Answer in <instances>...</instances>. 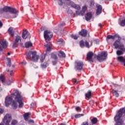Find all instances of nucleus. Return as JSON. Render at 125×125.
<instances>
[{"instance_id": "nucleus-35", "label": "nucleus", "mask_w": 125, "mask_h": 125, "mask_svg": "<svg viewBox=\"0 0 125 125\" xmlns=\"http://www.w3.org/2000/svg\"><path fill=\"white\" fill-rule=\"evenodd\" d=\"M120 26H122V27H124V26H125V20L122 21L120 23H119Z\"/></svg>"}, {"instance_id": "nucleus-1", "label": "nucleus", "mask_w": 125, "mask_h": 125, "mask_svg": "<svg viewBox=\"0 0 125 125\" xmlns=\"http://www.w3.org/2000/svg\"><path fill=\"white\" fill-rule=\"evenodd\" d=\"M13 99H14L16 102L19 103V107L20 108L23 107V102H22V100H23V99L22 98V97H21L19 91L17 90L16 91V92L12 94L11 97H6L5 104L6 107L11 104V102H12V100H13Z\"/></svg>"}, {"instance_id": "nucleus-56", "label": "nucleus", "mask_w": 125, "mask_h": 125, "mask_svg": "<svg viewBox=\"0 0 125 125\" xmlns=\"http://www.w3.org/2000/svg\"><path fill=\"white\" fill-rule=\"evenodd\" d=\"M57 62H53V64L55 65Z\"/></svg>"}, {"instance_id": "nucleus-38", "label": "nucleus", "mask_w": 125, "mask_h": 125, "mask_svg": "<svg viewBox=\"0 0 125 125\" xmlns=\"http://www.w3.org/2000/svg\"><path fill=\"white\" fill-rule=\"evenodd\" d=\"M71 37L72 39H74V40H78V36H77V35H71Z\"/></svg>"}, {"instance_id": "nucleus-27", "label": "nucleus", "mask_w": 125, "mask_h": 125, "mask_svg": "<svg viewBox=\"0 0 125 125\" xmlns=\"http://www.w3.org/2000/svg\"><path fill=\"white\" fill-rule=\"evenodd\" d=\"M10 9V7L8 6H6L3 8V10L4 12H9Z\"/></svg>"}, {"instance_id": "nucleus-30", "label": "nucleus", "mask_w": 125, "mask_h": 125, "mask_svg": "<svg viewBox=\"0 0 125 125\" xmlns=\"http://www.w3.org/2000/svg\"><path fill=\"white\" fill-rule=\"evenodd\" d=\"M30 114L29 113H26L24 114V118L25 121H28V119H29V115Z\"/></svg>"}, {"instance_id": "nucleus-32", "label": "nucleus", "mask_w": 125, "mask_h": 125, "mask_svg": "<svg viewBox=\"0 0 125 125\" xmlns=\"http://www.w3.org/2000/svg\"><path fill=\"white\" fill-rule=\"evenodd\" d=\"M11 125H18V121L16 120H13L11 121Z\"/></svg>"}, {"instance_id": "nucleus-7", "label": "nucleus", "mask_w": 125, "mask_h": 125, "mask_svg": "<svg viewBox=\"0 0 125 125\" xmlns=\"http://www.w3.org/2000/svg\"><path fill=\"white\" fill-rule=\"evenodd\" d=\"M83 66V63L80 61L76 62L75 63V69L76 70H82Z\"/></svg>"}, {"instance_id": "nucleus-16", "label": "nucleus", "mask_w": 125, "mask_h": 125, "mask_svg": "<svg viewBox=\"0 0 125 125\" xmlns=\"http://www.w3.org/2000/svg\"><path fill=\"white\" fill-rule=\"evenodd\" d=\"M8 33L11 37H14V30H13V28L11 27H10L8 30Z\"/></svg>"}, {"instance_id": "nucleus-18", "label": "nucleus", "mask_w": 125, "mask_h": 125, "mask_svg": "<svg viewBox=\"0 0 125 125\" xmlns=\"http://www.w3.org/2000/svg\"><path fill=\"white\" fill-rule=\"evenodd\" d=\"M102 12V6L101 5H99L97 6V9L96 10V15H99Z\"/></svg>"}, {"instance_id": "nucleus-47", "label": "nucleus", "mask_w": 125, "mask_h": 125, "mask_svg": "<svg viewBox=\"0 0 125 125\" xmlns=\"http://www.w3.org/2000/svg\"><path fill=\"white\" fill-rule=\"evenodd\" d=\"M31 107H35L36 106V103H32L31 104Z\"/></svg>"}, {"instance_id": "nucleus-48", "label": "nucleus", "mask_w": 125, "mask_h": 125, "mask_svg": "<svg viewBox=\"0 0 125 125\" xmlns=\"http://www.w3.org/2000/svg\"><path fill=\"white\" fill-rule=\"evenodd\" d=\"M21 65H26L27 64V62H22L20 63Z\"/></svg>"}, {"instance_id": "nucleus-51", "label": "nucleus", "mask_w": 125, "mask_h": 125, "mask_svg": "<svg viewBox=\"0 0 125 125\" xmlns=\"http://www.w3.org/2000/svg\"><path fill=\"white\" fill-rule=\"evenodd\" d=\"M73 83H78V82H77V80H73Z\"/></svg>"}, {"instance_id": "nucleus-49", "label": "nucleus", "mask_w": 125, "mask_h": 125, "mask_svg": "<svg viewBox=\"0 0 125 125\" xmlns=\"http://www.w3.org/2000/svg\"><path fill=\"white\" fill-rule=\"evenodd\" d=\"M4 11H3V9H0V14L1 13H3Z\"/></svg>"}, {"instance_id": "nucleus-20", "label": "nucleus", "mask_w": 125, "mask_h": 125, "mask_svg": "<svg viewBox=\"0 0 125 125\" xmlns=\"http://www.w3.org/2000/svg\"><path fill=\"white\" fill-rule=\"evenodd\" d=\"M118 36H119V35H108L107 36V38H106V40L107 41H108V40H110L111 39V40H115L116 39V38H118Z\"/></svg>"}, {"instance_id": "nucleus-6", "label": "nucleus", "mask_w": 125, "mask_h": 125, "mask_svg": "<svg viewBox=\"0 0 125 125\" xmlns=\"http://www.w3.org/2000/svg\"><path fill=\"white\" fill-rule=\"evenodd\" d=\"M52 37H53V34L51 33V32L48 30L44 31V38L46 41H50Z\"/></svg>"}, {"instance_id": "nucleus-24", "label": "nucleus", "mask_w": 125, "mask_h": 125, "mask_svg": "<svg viewBox=\"0 0 125 125\" xmlns=\"http://www.w3.org/2000/svg\"><path fill=\"white\" fill-rule=\"evenodd\" d=\"M85 97L87 98H90L92 95V93H91V91H88L86 94H85Z\"/></svg>"}, {"instance_id": "nucleus-50", "label": "nucleus", "mask_w": 125, "mask_h": 125, "mask_svg": "<svg viewBox=\"0 0 125 125\" xmlns=\"http://www.w3.org/2000/svg\"><path fill=\"white\" fill-rule=\"evenodd\" d=\"M3 113V109L0 108V114H2Z\"/></svg>"}, {"instance_id": "nucleus-21", "label": "nucleus", "mask_w": 125, "mask_h": 125, "mask_svg": "<svg viewBox=\"0 0 125 125\" xmlns=\"http://www.w3.org/2000/svg\"><path fill=\"white\" fill-rule=\"evenodd\" d=\"M59 57H66V54L64 53V52L60 51L59 53L58 54Z\"/></svg>"}, {"instance_id": "nucleus-60", "label": "nucleus", "mask_w": 125, "mask_h": 125, "mask_svg": "<svg viewBox=\"0 0 125 125\" xmlns=\"http://www.w3.org/2000/svg\"><path fill=\"white\" fill-rule=\"evenodd\" d=\"M16 17V15H15L14 17H12V18H15Z\"/></svg>"}, {"instance_id": "nucleus-52", "label": "nucleus", "mask_w": 125, "mask_h": 125, "mask_svg": "<svg viewBox=\"0 0 125 125\" xmlns=\"http://www.w3.org/2000/svg\"><path fill=\"white\" fill-rule=\"evenodd\" d=\"M10 76H13V71H10Z\"/></svg>"}, {"instance_id": "nucleus-3", "label": "nucleus", "mask_w": 125, "mask_h": 125, "mask_svg": "<svg viewBox=\"0 0 125 125\" xmlns=\"http://www.w3.org/2000/svg\"><path fill=\"white\" fill-rule=\"evenodd\" d=\"M118 40L116 41L113 43L114 46H115V48H119V49H121L122 51H125V45L121 43V37L120 36H117Z\"/></svg>"}, {"instance_id": "nucleus-44", "label": "nucleus", "mask_w": 125, "mask_h": 125, "mask_svg": "<svg viewBox=\"0 0 125 125\" xmlns=\"http://www.w3.org/2000/svg\"><path fill=\"white\" fill-rule=\"evenodd\" d=\"M41 67H42V68H46V67H47V64H42Z\"/></svg>"}, {"instance_id": "nucleus-12", "label": "nucleus", "mask_w": 125, "mask_h": 125, "mask_svg": "<svg viewBox=\"0 0 125 125\" xmlns=\"http://www.w3.org/2000/svg\"><path fill=\"white\" fill-rule=\"evenodd\" d=\"M70 5H71V7H73L77 10H81V6H80V5L75 4L73 1H71L70 2Z\"/></svg>"}, {"instance_id": "nucleus-25", "label": "nucleus", "mask_w": 125, "mask_h": 125, "mask_svg": "<svg viewBox=\"0 0 125 125\" xmlns=\"http://www.w3.org/2000/svg\"><path fill=\"white\" fill-rule=\"evenodd\" d=\"M9 12L13 13V14H16L17 13V10L15 8L10 7Z\"/></svg>"}, {"instance_id": "nucleus-9", "label": "nucleus", "mask_w": 125, "mask_h": 125, "mask_svg": "<svg viewBox=\"0 0 125 125\" xmlns=\"http://www.w3.org/2000/svg\"><path fill=\"white\" fill-rule=\"evenodd\" d=\"M80 44L81 47H83V46H84V45H85V46H86V47L89 48V47H90V46H91V45H92V42H91V44L89 45L88 44V42H87V41H85V44H84V42H83V41H81L80 42Z\"/></svg>"}, {"instance_id": "nucleus-31", "label": "nucleus", "mask_w": 125, "mask_h": 125, "mask_svg": "<svg viewBox=\"0 0 125 125\" xmlns=\"http://www.w3.org/2000/svg\"><path fill=\"white\" fill-rule=\"evenodd\" d=\"M98 121L97 118H94L91 120V122L93 125H95L97 123Z\"/></svg>"}, {"instance_id": "nucleus-45", "label": "nucleus", "mask_w": 125, "mask_h": 125, "mask_svg": "<svg viewBox=\"0 0 125 125\" xmlns=\"http://www.w3.org/2000/svg\"><path fill=\"white\" fill-rule=\"evenodd\" d=\"M59 0V5H62L63 4V2H62V0Z\"/></svg>"}, {"instance_id": "nucleus-55", "label": "nucleus", "mask_w": 125, "mask_h": 125, "mask_svg": "<svg viewBox=\"0 0 125 125\" xmlns=\"http://www.w3.org/2000/svg\"><path fill=\"white\" fill-rule=\"evenodd\" d=\"M2 27V22L1 21H0V27Z\"/></svg>"}, {"instance_id": "nucleus-61", "label": "nucleus", "mask_w": 125, "mask_h": 125, "mask_svg": "<svg viewBox=\"0 0 125 125\" xmlns=\"http://www.w3.org/2000/svg\"><path fill=\"white\" fill-rule=\"evenodd\" d=\"M20 45H21V46H23V44L21 43V44H20Z\"/></svg>"}, {"instance_id": "nucleus-11", "label": "nucleus", "mask_w": 125, "mask_h": 125, "mask_svg": "<svg viewBox=\"0 0 125 125\" xmlns=\"http://www.w3.org/2000/svg\"><path fill=\"white\" fill-rule=\"evenodd\" d=\"M93 53L92 52H89L87 54V59L89 62H93Z\"/></svg>"}, {"instance_id": "nucleus-57", "label": "nucleus", "mask_w": 125, "mask_h": 125, "mask_svg": "<svg viewBox=\"0 0 125 125\" xmlns=\"http://www.w3.org/2000/svg\"><path fill=\"white\" fill-rule=\"evenodd\" d=\"M2 50V47H1V46H0V51H1Z\"/></svg>"}, {"instance_id": "nucleus-43", "label": "nucleus", "mask_w": 125, "mask_h": 125, "mask_svg": "<svg viewBox=\"0 0 125 125\" xmlns=\"http://www.w3.org/2000/svg\"><path fill=\"white\" fill-rule=\"evenodd\" d=\"M76 111H82V109H81V107L79 106H77L76 107Z\"/></svg>"}, {"instance_id": "nucleus-29", "label": "nucleus", "mask_w": 125, "mask_h": 125, "mask_svg": "<svg viewBox=\"0 0 125 125\" xmlns=\"http://www.w3.org/2000/svg\"><path fill=\"white\" fill-rule=\"evenodd\" d=\"M0 81L2 83H3L4 81H5V77H4V75H2V74L0 75Z\"/></svg>"}, {"instance_id": "nucleus-10", "label": "nucleus", "mask_w": 125, "mask_h": 125, "mask_svg": "<svg viewBox=\"0 0 125 125\" xmlns=\"http://www.w3.org/2000/svg\"><path fill=\"white\" fill-rule=\"evenodd\" d=\"M0 44L2 46L3 48H6L8 46V43L6 42V40L1 39L0 41Z\"/></svg>"}, {"instance_id": "nucleus-4", "label": "nucleus", "mask_w": 125, "mask_h": 125, "mask_svg": "<svg viewBox=\"0 0 125 125\" xmlns=\"http://www.w3.org/2000/svg\"><path fill=\"white\" fill-rule=\"evenodd\" d=\"M31 55H32V61H33V62H38V60H39L40 57L39 56V55H37V52L34 51L29 52L28 54L27 55V57L28 59H30L31 58Z\"/></svg>"}, {"instance_id": "nucleus-42", "label": "nucleus", "mask_w": 125, "mask_h": 125, "mask_svg": "<svg viewBox=\"0 0 125 125\" xmlns=\"http://www.w3.org/2000/svg\"><path fill=\"white\" fill-rule=\"evenodd\" d=\"M95 43H96V44H98L99 43V40L96 39L94 40Z\"/></svg>"}, {"instance_id": "nucleus-5", "label": "nucleus", "mask_w": 125, "mask_h": 125, "mask_svg": "<svg viewBox=\"0 0 125 125\" xmlns=\"http://www.w3.org/2000/svg\"><path fill=\"white\" fill-rule=\"evenodd\" d=\"M107 56L108 54L106 52H102L100 54H98L97 57V60H98L99 62H102L107 59Z\"/></svg>"}, {"instance_id": "nucleus-53", "label": "nucleus", "mask_w": 125, "mask_h": 125, "mask_svg": "<svg viewBox=\"0 0 125 125\" xmlns=\"http://www.w3.org/2000/svg\"><path fill=\"white\" fill-rule=\"evenodd\" d=\"M113 85H114V86H115V87H117V86H120V85H118V84H115V83L113 84Z\"/></svg>"}, {"instance_id": "nucleus-23", "label": "nucleus", "mask_w": 125, "mask_h": 125, "mask_svg": "<svg viewBox=\"0 0 125 125\" xmlns=\"http://www.w3.org/2000/svg\"><path fill=\"white\" fill-rule=\"evenodd\" d=\"M112 92L114 96H116V97H119V95L118 93V91L116 90L112 89Z\"/></svg>"}, {"instance_id": "nucleus-22", "label": "nucleus", "mask_w": 125, "mask_h": 125, "mask_svg": "<svg viewBox=\"0 0 125 125\" xmlns=\"http://www.w3.org/2000/svg\"><path fill=\"white\" fill-rule=\"evenodd\" d=\"M25 47L28 48V47H31V46H33V43L31 42H27L25 43Z\"/></svg>"}, {"instance_id": "nucleus-14", "label": "nucleus", "mask_w": 125, "mask_h": 125, "mask_svg": "<svg viewBox=\"0 0 125 125\" xmlns=\"http://www.w3.org/2000/svg\"><path fill=\"white\" fill-rule=\"evenodd\" d=\"M20 42H21V37L20 36H17L15 40V44L13 45V46L15 47L16 45L18 44Z\"/></svg>"}, {"instance_id": "nucleus-2", "label": "nucleus", "mask_w": 125, "mask_h": 125, "mask_svg": "<svg viewBox=\"0 0 125 125\" xmlns=\"http://www.w3.org/2000/svg\"><path fill=\"white\" fill-rule=\"evenodd\" d=\"M123 115H125V108H121L120 111H118L116 116L114 117L115 121L116 122V125H123V121L121 120V117Z\"/></svg>"}, {"instance_id": "nucleus-59", "label": "nucleus", "mask_w": 125, "mask_h": 125, "mask_svg": "<svg viewBox=\"0 0 125 125\" xmlns=\"http://www.w3.org/2000/svg\"><path fill=\"white\" fill-rule=\"evenodd\" d=\"M98 26H99V27H101V26H102V24H101V23H99V24H98Z\"/></svg>"}, {"instance_id": "nucleus-26", "label": "nucleus", "mask_w": 125, "mask_h": 125, "mask_svg": "<svg viewBox=\"0 0 125 125\" xmlns=\"http://www.w3.org/2000/svg\"><path fill=\"white\" fill-rule=\"evenodd\" d=\"M17 103L15 101H13L12 103V106L13 109H16L17 108Z\"/></svg>"}, {"instance_id": "nucleus-41", "label": "nucleus", "mask_w": 125, "mask_h": 125, "mask_svg": "<svg viewBox=\"0 0 125 125\" xmlns=\"http://www.w3.org/2000/svg\"><path fill=\"white\" fill-rule=\"evenodd\" d=\"M82 125H88V122L85 121L82 123Z\"/></svg>"}, {"instance_id": "nucleus-37", "label": "nucleus", "mask_w": 125, "mask_h": 125, "mask_svg": "<svg viewBox=\"0 0 125 125\" xmlns=\"http://www.w3.org/2000/svg\"><path fill=\"white\" fill-rule=\"evenodd\" d=\"M51 57L52 58H54V59H57V56L54 53H52Z\"/></svg>"}, {"instance_id": "nucleus-13", "label": "nucleus", "mask_w": 125, "mask_h": 125, "mask_svg": "<svg viewBox=\"0 0 125 125\" xmlns=\"http://www.w3.org/2000/svg\"><path fill=\"white\" fill-rule=\"evenodd\" d=\"M44 46H45V47H46V52H47V51H50V50H51V43H50V42H46L44 43Z\"/></svg>"}, {"instance_id": "nucleus-33", "label": "nucleus", "mask_w": 125, "mask_h": 125, "mask_svg": "<svg viewBox=\"0 0 125 125\" xmlns=\"http://www.w3.org/2000/svg\"><path fill=\"white\" fill-rule=\"evenodd\" d=\"M7 60L8 62L7 65V66H9V67H10V66H11V60H10V58H7Z\"/></svg>"}, {"instance_id": "nucleus-64", "label": "nucleus", "mask_w": 125, "mask_h": 125, "mask_svg": "<svg viewBox=\"0 0 125 125\" xmlns=\"http://www.w3.org/2000/svg\"><path fill=\"white\" fill-rule=\"evenodd\" d=\"M62 25H65V23L63 22V23H62Z\"/></svg>"}, {"instance_id": "nucleus-8", "label": "nucleus", "mask_w": 125, "mask_h": 125, "mask_svg": "<svg viewBox=\"0 0 125 125\" xmlns=\"http://www.w3.org/2000/svg\"><path fill=\"white\" fill-rule=\"evenodd\" d=\"M22 39H30L31 38V36L30 35V33L27 31V30H25L23 31L22 34Z\"/></svg>"}, {"instance_id": "nucleus-36", "label": "nucleus", "mask_w": 125, "mask_h": 125, "mask_svg": "<svg viewBox=\"0 0 125 125\" xmlns=\"http://www.w3.org/2000/svg\"><path fill=\"white\" fill-rule=\"evenodd\" d=\"M86 9H87L86 6H84L82 8V12H83V13H84V11H85Z\"/></svg>"}, {"instance_id": "nucleus-15", "label": "nucleus", "mask_w": 125, "mask_h": 125, "mask_svg": "<svg viewBox=\"0 0 125 125\" xmlns=\"http://www.w3.org/2000/svg\"><path fill=\"white\" fill-rule=\"evenodd\" d=\"M79 34L80 36H82V37H86L87 35V31L85 29H83L79 32Z\"/></svg>"}, {"instance_id": "nucleus-34", "label": "nucleus", "mask_w": 125, "mask_h": 125, "mask_svg": "<svg viewBox=\"0 0 125 125\" xmlns=\"http://www.w3.org/2000/svg\"><path fill=\"white\" fill-rule=\"evenodd\" d=\"M83 114H76L75 115V118H76V119H78V118H81V117H83Z\"/></svg>"}, {"instance_id": "nucleus-62", "label": "nucleus", "mask_w": 125, "mask_h": 125, "mask_svg": "<svg viewBox=\"0 0 125 125\" xmlns=\"http://www.w3.org/2000/svg\"><path fill=\"white\" fill-rule=\"evenodd\" d=\"M7 54H8V55H10V52H8V53H7Z\"/></svg>"}, {"instance_id": "nucleus-63", "label": "nucleus", "mask_w": 125, "mask_h": 125, "mask_svg": "<svg viewBox=\"0 0 125 125\" xmlns=\"http://www.w3.org/2000/svg\"><path fill=\"white\" fill-rule=\"evenodd\" d=\"M0 125H3V124L0 123Z\"/></svg>"}, {"instance_id": "nucleus-46", "label": "nucleus", "mask_w": 125, "mask_h": 125, "mask_svg": "<svg viewBox=\"0 0 125 125\" xmlns=\"http://www.w3.org/2000/svg\"><path fill=\"white\" fill-rule=\"evenodd\" d=\"M58 42H63V39H60L58 40Z\"/></svg>"}, {"instance_id": "nucleus-39", "label": "nucleus", "mask_w": 125, "mask_h": 125, "mask_svg": "<svg viewBox=\"0 0 125 125\" xmlns=\"http://www.w3.org/2000/svg\"><path fill=\"white\" fill-rule=\"evenodd\" d=\"M117 55H122L123 54V51L121 50H118L117 51Z\"/></svg>"}, {"instance_id": "nucleus-40", "label": "nucleus", "mask_w": 125, "mask_h": 125, "mask_svg": "<svg viewBox=\"0 0 125 125\" xmlns=\"http://www.w3.org/2000/svg\"><path fill=\"white\" fill-rule=\"evenodd\" d=\"M90 2V6H92L93 5H94V0H91Z\"/></svg>"}, {"instance_id": "nucleus-19", "label": "nucleus", "mask_w": 125, "mask_h": 125, "mask_svg": "<svg viewBox=\"0 0 125 125\" xmlns=\"http://www.w3.org/2000/svg\"><path fill=\"white\" fill-rule=\"evenodd\" d=\"M117 59L118 61H120V62H121V63H123L124 66H125V59L124 58V57H118L117 58Z\"/></svg>"}, {"instance_id": "nucleus-54", "label": "nucleus", "mask_w": 125, "mask_h": 125, "mask_svg": "<svg viewBox=\"0 0 125 125\" xmlns=\"http://www.w3.org/2000/svg\"><path fill=\"white\" fill-rule=\"evenodd\" d=\"M29 123H34L35 122H34V120H30L29 121Z\"/></svg>"}, {"instance_id": "nucleus-17", "label": "nucleus", "mask_w": 125, "mask_h": 125, "mask_svg": "<svg viewBox=\"0 0 125 125\" xmlns=\"http://www.w3.org/2000/svg\"><path fill=\"white\" fill-rule=\"evenodd\" d=\"M91 17H92L91 13H88L85 16V20L86 21H89L91 19Z\"/></svg>"}, {"instance_id": "nucleus-58", "label": "nucleus", "mask_w": 125, "mask_h": 125, "mask_svg": "<svg viewBox=\"0 0 125 125\" xmlns=\"http://www.w3.org/2000/svg\"><path fill=\"white\" fill-rule=\"evenodd\" d=\"M78 12V11H76V14L77 15H79L80 14H79Z\"/></svg>"}, {"instance_id": "nucleus-28", "label": "nucleus", "mask_w": 125, "mask_h": 125, "mask_svg": "<svg viewBox=\"0 0 125 125\" xmlns=\"http://www.w3.org/2000/svg\"><path fill=\"white\" fill-rule=\"evenodd\" d=\"M45 59V55H41L40 57V59L41 62H43V60Z\"/></svg>"}]
</instances>
